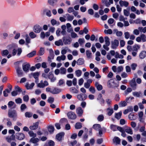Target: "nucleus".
Instances as JSON below:
<instances>
[{
    "mask_svg": "<svg viewBox=\"0 0 146 146\" xmlns=\"http://www.w3.org/2000/svg\"><path fill=\"white\" fill-rule=\"evenodd\" d=\"M122 115V112L120 111L119 112L115 113V117L117 119H119L120 118Z\"/></svg>",
    "mask_w": 146,
    "mask_h": 146,
    "instance_id": "nucleus-46",
    "label": "nucleus"
},
{
    "mask_svg": "<svg viewBox=\"0 0 146 146\" xmlns=\"http://www.w3.org/2000/svg\"><path fill=\"white\" fill-rule=\"evenodd\" d=\"M40 74L38 72H36L35 73H32L30 74V77L33 76L34 78L36 79L35 82L37 83L38 82V77Z\"/></svg>",
    "mask_w": 146,
    "mask_h": 146,
    "instance_id": "nucleus-6",
    "label": "nucleus"
},
{
    "mask_svg": "<svg viewBox=\"0 0 146 146\" xmlns=\"http://www.w3.org/2000/svg\"><path fill=\"white\" fill-rule=\"evenodd\" d=\"M75 127L76 129H80L82 127V124L80 122L77 123H76Z\"/></svg>",
    "mask_w": 146,
    "mask_h": 146,
    "instance_id": "nucleus-44",
    "label": "nucleus"
},
{
    "mask_svg": "<svg viewBox=\"0 0 146 146\" xmlns=\"http://www.w3.org/2000/svg\"><path fill=\"white\" fill-rule=\"evenodd\" d=\"M25 41L26 43H30L31 42V39L28 34H26L25 35Z\"/></svg>",
    "mask_w": 146,
    "mask_h": 146,
    "instance_id": "nucleus-48",
    "label": "nucleus"
},
{
    "mask_svg": "<svg viewBox=\"0 0 146 146\" xmlns=\"http://www.w3.org/2000/svg\"><path fill=\"white\" fill-rule=\"evenodd\" d=\"M139 58L141 59H143L146 57V51L143 50L139 53Z\"/></svg>",
    "mask_w": 146,
    "mask_h": 146,
    "instance_id": "nucleus-16",
    "label": "nucleus"
},
{
    "mask_svg": "<svg viewBox=\"0 0 146 146\" xmlns=\"http://www.w3.org/2000/svg\"><path fill=\"white\" fill-rule=\"evenodd\" d=\"M91 52L88 50L86 51V54L88 58H90L91 57Z\"/></svg>",
    "mask_w": 146,
    "mask_h": 146,
    "instance_id": "nucleus-61",
    "label": "nucleus"
},
{
    "mask_svg": "<svg viewBox=\"0 0 146 146\" xmlns=\"http://www.w3.org/2000/svg\"><path fill=\"white\" fill-rule=\"evenodd\" d=\"M141 46L139 44H135L132 46V51L137 52L140 49Z\"/></svg>",
    "mask_w": 146,
    "mask_h": 146,
    "instance_id": "nucleus-20",
    "label": "nucleus"
},
{
    "mask_svg": "<svg viewBox=\"0 0 146 146\" xmlns=\"http://www.w3.org/2000/svg\"><path fill=\"white\" fill-rule=\"evenodd\" d=\"M35 85V84L34 83H32L31 84L27 83L25 85V87L28 90L31 89H32Z\"/></svg>",
    "mask_w": 146,
    "mask_h": 146,
    "instance_id": "nucleus-23",
    "label": "nucleus"
},
{
    "mask_svg": "<svg viewBox=\"0 0 146 146\" xmlns=\"http://www.w3.org/2000/svg\"><path fill=\"white\" fill-rule=\"evenodd\" d=\"M57 1L56 0H48V3L51 5H54V4Z\"/></svg>",
    "mask_w": 146,
    "mask_h": 146,
    "instance_id": "nucleus-60",
    "label": "nucleus"
},
{
    "mask_svg": "<svg viewBox=\"0 0 146 146\" xmlns=\"http://www.w3.org/2000/svg\"><path fill=\"white\" fill-rule=\"evenodd\" d=\"M108 114L109 115H111L113 112V109L112 108H108L107 109Z\"/></svg>",
    "mask_w": 146,
    "mask_h": 146,
    "instance_id": "nucleus-40",
    "label": "nucleus"
},
{
    "mask_svg": "<svg viewBox=\"0 0 146 146\" xmlns=\"http://www.w3.org/2000/svg\"><path fill=\"white\" fill-rule=\"evenodd\" d=\"M138 29L141 32L145 33L146 32V27L144 28L142 27H140L138 28Z\"/></svg>",
    "mask_w": 146,
    "mask_h": 146,
    "instance_id": "nucleus-43",
    "label": "nucleus"
},
{
    "mask_svg": "<svg viewBox=\"0 0 146 146\" xmlns=\"http://www.w3.org/2000/svg\"><path fill=\"white\" fill-rule=\"evenodd\" d=\"M84 62V60L83 58H80L78 59L76 62V64L78 65H80L83 64Z\"/></svg>",
    "mask_w": 146,
    "mask_h": 146,
    "instance_id": "nucleus-25",
    "label": "nucleus"
},
{
    "mask_svg": "<svg viewBox=\"0 0 146 146\" xmlns=\"http://www.w3.org/2000/svg\"><path fill=\"white\" fill-rule=\"evenodd\" d=\"M137 66V64L136 63H132L131 65V66L132 70H135Z\"/></svg>",
    "mask_w": 146,
    "mask_h": 146,
    "instance_id": "nucleus-55",
    "label": "nucleus"
},
{
    "mask_svg": "<svg viewBox=\"0 0 146 146\" xmlns=\"http://www.w3.org/2000/svg\"><path fill=\"white\" fill-rule=\"evenodd\" d=\"M30 65L29 64H23L22 66L23 69L24 71L26 72H28Z\"/></svg>",
    "mask_w": 146,
    "mask_h": 146,
    "instance_id": "nucleus-11",
    "label": "nucleus"
},
{
    "mask_svg": "<svg viewBox=\"0 0 146 146\" xmlns=\"http://www.w3.org/2000/svg\"><path fill=\"white\" fill-rule=\"evenodd\" d=\"M36 51H33L27 54V56L29 58L31 57L34 56L36 54Z\"/></svg>",
    "mask_w": 146,
    "mask_h": 146,
    "instance_id": "nucleus-39",
    "label": "nucleus"
},
{
    "mask_svg": "<svg viewBox=\"0 0 146 146\" xmlns=\"http://www.w3.org/2000/svg\"><path fill=\"white\" fill-rule=\"evenodd\" d=\"M54 98L52 97H49L47 100L48 102L50 103H52L54 102Z\"/></svg>",
    "mask_w": 146,
    "mask_h": 146,
    "instance_id": "nucleus-62",
    "label": "nucleus"
},
{
    "mask_svg": "<svg viewBox=\"0 0 146 146\" xmlns=\"http://www.w3.org/2000/svg\"><path fill=\"white\" fill-rule=\"evenodd\" d=\"M55 44L57 46H62L63 44V43L62 40L60 39L56 41L55 42Z\"/></svg>",
    "mask_w": 146,
    "mask_h": 146,
    "instance_id": "nucleus-30",
    "label": "nucleus"
},
{
    "mask_svg": "<svg viewBox=\"0 0 146 146\" xmlns=\"http://www.w3.org/2000/svg\"><path fill=\"white\" fill-rule=\"evenodd\" d=\"M78 42L80 45L81 46L85 42L84 40V38H79L78 40Z\"/></svg>",
    "mask_w": 146,
    "mask_h": 146,
    "instance_id": "nucleus-57",
    "label": "nucleus"
},
{
    "mask_svg": "<svg viewBox=\"0 0 146 146\" xmlns=\"http://www.w3.org/2000/svg\"><path fill=\"white\" fill-rule=\"evenodd\" d=\"M127 102L125 101H121L119 103V105L120 107H124L127 106Z\"/></svg>",
    "mask_w": 146,
    "mask_h": 146,
    "instance_id": "nucleus-35",
    "label": "nucleus"
},
{
    "mask_svg": "<svg viewBox=\"0 0 146 146\" xmlns=\"http://www.w3.org/2000/svg\"><path fill=\"white\" fill-rule=\"evenodd\" d=\"M105 45L107 46H109L110 44L109 38L108 37H105Z\"/></svg>",
    "mask_w": 146,
    "mask_h": 146,
    "instance_id": "nucleus-42",
    "label": "nucleus"
},
{
    "mask_svg": "<svg viewBox=\"0 0 146 146\" xmlns=\"http://www.w3.org/2000/svg\"><path fill=\"white\" fill-rule=\"evenodd\" d=\"M44 53V48L41 47L39 50V54L40 55H43Z\"/></svg>",
    "mask_w": 146,
    "mask_h": 146,
    "instance_id": "nucleus-56",
    "label": "nucleus"
},
{
    "mask_svg": "<svg viewBox=\"0 0 146 146\" xmlns=\"http://www.w3.org/2000/svg\"><path fill=\"white\" fill-rule=\"evenodd\" d=\"M67 16V20L68 21H72L74 19V17L72 15H71L69 14L66 15Z\"/></svg>",
    "mask_w": 146,
    "mask_h": 146,
    "instance_id": "nucleus-34",
    "label": "nucleus"
},
{
    "mask_svg": "<svg viewBox=\"0 0 146 146\" xmlns=\"http://www.w3.org/2000/svg\"><path fill=\"white\" fill-rule=\"evenodd\" d=\"M17 139L19 140H22L25 138L24 134L22 133H18L17 135Z\"/></svg>",
    "mask_w": 146,
    "mask_h": 146,
    "instance_id": "nucleus-14",
    "label": "nucleus"
},
{
    "mask_svg": "<svg viewBox=\"0 0 146 146\" xmlns=\"http://www.w3.org/2000/svg\"><path fill=\"white\" fill-rule=\"evenodd\" d=\"M63 42L65 44H70L71 42V39L70 37H64L63 39Z\"/></svg>",
    "mask_w": 146,
    "mask_h": 146,
    "instance_id": "nucleus-9",
    "label": "nucleus"
},
{
    "mask_svg": "<svg viewBox=\"0 0 146 146\" xmlns=\"http://www.w3.org/2000/svg\"><path fill=\"white\" fill-rule=\"evenodd\" d=\"M108 22V24L110 25L111 27H113V25H111V24L114 23L113 25H114L115 22L114 20L112 18H110L109 19Z\"/></svg>",
    "mask_w": 146,
    "mask_h": 146,
    "instance_id": "nucleus-26",
    "label": "nucleus"
},
{
    "mask_svg": "<svg viewBox=\"0 0 146 146\" xmlns=\"http://www.w3.org/2000/svg\"><path fill=\"white\" fill-rule=\"evenodd\" d=\"M104 119V116L103 115H99L97 119L99 121H102Z\"/></svg>",
    "mask_w": 146,
    "mask_h": 146,
    "instance_id": "nucleus-58",
    "label": "nucleus"
},
{
    "mask_svg": "<svg viewBox=\"0 0 146 146\" xmlns=\"http://www.w3.org/2000/svg\"><path fill=\"white\" fill-rule=\"evenodd\" d=\"M17 73L19 77H21L23 76V73L21 68L17 67L16 68Z\"/></svg>",
    "mask_w": 146,
    "mask_h": 146,
    "instance_id": "nucleus-22",
    "label": "nucleus"
},
{
    "mask_svg": "<svg viewBox=\"0 0 146 146\" xmlns=\"http://www.w3.org/2000/svg\"><path fill=\"white\" fill-rule=\"evenodd\" d=\"M61 91V90L60 89L54 87L52 88L51 93L53 94H57L60 93Z\"/></svg>",
    "mask_w": 146,
    "mask_h": 146,
    "instance_id": "nucleus-10",
    "label": "nucleus"
},
{
    "mask_svg": "<svg viewBox=\"0 0 146 146\" xmlns=\"http://www.w3.org/2000/svg\"><path fill=\"white\" fill-rule=\"evenodd\" d=\"M93 128L95 130L98 131L101 129V127L100 125L99 124L94 125L93 127Z\"/></svg>",
    "mask_w": 146,
    "mask_h": 146,
    "instance_id": "nucleus-33",
    "label": "nucleus"
},
{
    "mask_svg": "<svg viewBox=\"0 0 146 146\" xmlns=\"http://www.w3.org/2000/svg\"><path fill=\"white\" fill-rule=\"evenodd\" d=\"M39 123L38 122H36L34 123L33 125L30 126L29 128L31 130H35L37 129L38 127Z\"/></svg>",
    "mask_w": 146,
    "mask_h": 146,
    "instance_id": "nucleus-15",
    "label": "nucleus"
},
{
    "mask_svg": "<svg viewBox=\"0 0 146 146\" xmlns=\"http://www.w3.org/2000/svg\"><path fill=\"white\" fill-rule=\"evenodd\" d=\"M15 101L16 103L17 104H21L22 103V100L20 98H18L15 100Z\"/></svg>",
    "mask_w": 146,
    "mask_h": 146,
    "instance_id": "nucleus-64",
    "label": "nucleus"
},
{
    "mask_svg": "<svg viewBox=\"0 0 146 146\" xmlns=\"http://www.w3.org/2000/svg\"><path fill=\"white\" fill-rule=\"evenodd\" d=\"M119 41L117 40H115L111 42V47L113 49L115 48L118 45Z\"/></svg>",
    "mask_w": 146,
    "mask_h": 146,
    "instance_id": "nucleus-13",
    "label": "nucleus"
},
{
    "mask_svg": "<svg viewBox=\"0 0 146 146\" xmlns=\"http://www.w3.org/2000/svg\"><path fill=\"white\" fill-rule=\"evenodd\" d=\"M119 4L121 7L125 6L127 7L129 5V3L126 1H123L121 0L119 1Z\"/></svg>",
    "mask_w": 146,
    "mask_h": 146,
    "instance_id": "nucleus-24",
    "label": "nucleus"
},
{
    "mask_svg": "<svg viewBox=\"0 0 146 146\" xmlns=\"http://www.w3.org/2000/svg\"><path fill=\"white\" fill-rule=\"evenodd\" d=\"M141 94V92L140 91L139 92H134L132 93V94L133 96L137 97H139Z\"/></svg>",
    "mask_w": 146,
    "mask_h": 146,
    "instance_id": "nucleus-36",
    "label": "nucleus"
},
{
    "mask_svg": "<svg viewBox=\"0 0 146 146\" xmlns=\"http://www.w3.org/2000/svg\"><path fill=\"white\" fill-rule=\"evenodd\" d=\"M134 138H136L138 141H139L141 138V135L139 134L135 135L133 136Z\"/></svg>",
    "mask_w": 146,
    "mask_h": 146,
    "instance_id": "nucleus-59",
    "label": "nucleus"
},
{
    "mask_svg": "<svg viewBox=\"0 0 146 146\" xmlns=\"http://www.w3.org/2000/svg\"><path fill=\"white\" fill-rule=\"evenodd\" d=\"M44 12L46 13V15L50 17L51 16V11L50 10L45 9L44 10Z\"/></svg>",
    "mask_w": 146,
    "mask_h": 146,
    "instance_id": "nucleus-38",
    "label": "nucleus"
},
{
    "mask_svg": "<svg viewBox=\"0 0 146 146\" xmlns=\"http://www.w3.org/2000/svg\"><path fill=\"white\" fill-rule=\"evenodd\" d=\"M54 142L51 140L48 141V143H46L44 144V146H54Z\"/></svg>",
    "mask_w": 146,
    "mask_h": 146,
    "instance_id": "nucleus-27",
    "label": "nucleus"
},
{
    "mask_svg": "<svg viewBox=\"0 0 146 146\" xmlns=\"http://www.w3.org/2000/svg\"><path fill=\"white\" fill-rule=\"evenodd\" d=\"M76 112L78 116H81L83 114V111L81 107H79L76 108Z\"/></svg>",
    "mask_w": 146,
    "mask_h": 146,
    "instance_id": "nucleus-12",
    "label": "nucleus"
},
{
    "mask_svg": "<svg viewBox=\"0 0 146 146\" xmlns=\"http://www.w3.org/2000/svg\"><path fill=\"white\" fill-rule=\"evenodd\" d=\"M95 85L97 90L99 91L101 90L103 88V87L102 85L99 84L98 82H96L95 83Z\"/></svg>",
    "mask_w": 146,
    "mask_h": 146,
    "instance_id": "nucleus-29",
    "label": "nucleus"
},
{
    "mask_svg": "<svg viewBox=\"0 0 146 146\" xmlns=\"http://www.w3.org/2000/svg\"><path fill=\"white\" fill-rule=\"evenodd\" d=\"M77 98L80 101H84L87 98V96L85 94L80 93L77 95Z\"/></svg>",
    "mask_w": 146,
    "mask_h": 146,
    "instance_id": "nucleus-5",
    "label": "nucleus"
},
{
    "mask_svg": "<svg viewBox=\"0 0 146 146\" xmlns=\"http://www.w3.org/2000/svg\"><path fill=\"white\" fill-rule=\"evenodd\" d=\"M130 84L133 90H135L136 89V84L135 81V78H133L130 82Z\"/></svg>",
    "mask_w": 146,
    "mask_h": 146,
    "instance_id": "nucleus-8",
    "label": "nucleus"
},
{
    "mask_svg": "<svg viewBox=\"0 0 146 146\" xmlns=\"http://www.w3.org/2000/svg\"><path fill=\"white\" fill-rule=\"evenodd\" d=\"M70 91L72 93L77 94L78 92V91L74 87H71L70 88Z\"/></svg>",
    "mask_w": 146,
    "mask_h": 146,
    "instance_id": "nucleus-32",
    "label": "nucleus"
},
{
    "mask_svg": "<svg viewBox=\"0 0 146 146\" xmlns=\"http://www.w3.org/2000/svg\"><path fill=\"white\" fill-rule=\"evenodd\" d=\"M113 141L114 142H115L117 144H119L121 140L118 137H115L113 139Z\"/></svg>",
    "mask_w": 146,
    "mask_h": 146,
    "instance_id": "nucleus-31",
    "label": "nucleus"
},
{
    "mask_svg": "<svg viewBox=\"0 0 146 146\" xmlns=\"http://www.w3.org/2000/svg\"><path fill=\"white\" fill-rule=\"evenodd\" d=\"M66 69L64 68H61L60 69V73L61 74H63L66 73Z\"/></svg>",
    "mask_w": 146,
    "mask_h": 146,
    "instance_id": "nucleus-53",
    "label": "nucleus"
},
{
    "mask_svg": "<svg viewBox=\"0 0 146 146\" xmlns=\"http://www.w3.org/2000/svg\"><path fill=\"white\" fill-rule=\"evenodd\" d=\"M42 29L38 25H35L33 27V31L36 33H39L41 31Z\"/></svg>",
    "mask_w": 146,
    "mask_h": 146,
    "instance_id": "nucleus-7",
    "label": "nucleus"
},
{
    "mask_svg": "<svg viewBox=\"0 0 146 146\" xmlns=\"http://www.w3.org/2000/svg\"><path fill=\"white\" fill-rule=\"evenodd\" d=\"M75 73L76 76L78 77L80 76L82 73V71L79 70H76L75 71Z\"/></svg>",
    "mask_w": 146,
    "mask_h": 146,
    "instance_id": "nucleus-49",
    "label": "nucleus"
},
{
    "mask_svg": "<svg viewBox=\"0 0 146 146\" xmlns=\"http://www.w3.org/2000/svg\"><path fill=\"white\" fill-rule=\"evenodd\" d=\"M104 32L105 33L108 34H111L112 33V31L111 29H109L107 30H105Z\"/></svg>",
    "mask_w": 146,
    "mask_h": 146,
    "instance_id": "nucleus-54",
    "label": "nucleus"
},
{
    "mask_svg": "<svg viewBox=\"0 0 146 146\" xmlns=\"http://www.w3.org/2000/svg\"><path fill=\"white\" fill-rule=\"evenodd\" d=\"M39 139L37 138H32L30 140V141L33 143H36L35 146H37L38 144L36 143L39 141Z\"/></svg>",
    "mask_w": 146,
    "mask_h": 146,
    "instance_id": "nucleus-21",
    "label": "nucleus"
},
{
    "mask_svg": "<svg viewBox=\"0 0 146 146\" xmlns=\"http://www.w3.org/2000/svg\"><path fill=\"white\" fill-rule=\"evenodd\" d=\"M48 83L47 81H45L43 82L42 80H41L40 83L37 84V86L40 88H44L45 86H48Z\"/></svg>",
    "mask_w": 146,
    "mask_h": 146,
    "instance_id": "nucleus-4",
    "label": "nucleus"
},
{
    "mask_svg": "<svg viewBox=\"0 0 146 146\" xmlns=\"http://www.w3.org/2000/svg\"><path fill=\"white\" fill-rule=\"evenodd\" d=\"M117 126L113 125H111V129L113 131H116L117 130Z\"/></svg>",
    "mask_w": 146,
    "mask_h": 146,
    "instance_id": "nucleus-47",
    "label": "nucleus"
},
{
    "mask_svg": "<svg viewBox=\"0 0 146 146\" xmlns=\"http://www.w3.org/2000/svg\"><path fill=\"white\" fill-rule=\"evenodd\" d=\"M66 58V56L65 55H62L61 56H58L56 58V60L59 62H60L61 60H64Z\"/></svg>",
    "mask_w": 146,
    "mask_h": 146,
    "instance_id": "nucleus-28",
    "label": "nucleus"
},
{
    "mask_svg": "<svg viewBox=\"0 0 146 146\" xmlns=\"http://www.w3.org/2000/svg\"><path fill=\"white\" fill-rule=\"evenodd\" d=\"M125 131L127 133L130 134H132L133 133V131L131 129L130 127H127V128L125 129Z\"/></svg>",
    "mask_w": 146,
    "mask_h": 146,
    "instance_id": "nucleus-41",
    "label": "nucleus"
},
{
    "mask_svg": "<svg viewBox=\"0 0 146 146\" xmlns=\"http://www.w3.org/2000/svg\"><path fill=\"white\" fill-rule=\"evenodd\" d=\"M29 35L32 38H34L36 37V35L33 32H31L29 34Z\"/></svg>",
    "mask_w": 146,
    "mask_h": 146,
    "instance_id": "nucleus-51",
    "label": "nucleus"
},
{
    "mask_svg": "<svg viewBox=\"0 0 146 146\" xmlns=\"http://www.w3.org/2000/svg\"><path fill=\"white\" fill-rule=\"evenodd\" d=\"M29 134L30 136L35 138L36 137V134L35 133H34L33 131H30L29 132Z\"/></svg>",
    "mask_w": 146,
    "mask_h": 146,
    "instance_id": "nucleus-45",
    "label": "nucleus"
},
{
    "mask_svg": "<svg viewBox=\"0 0 146 146\" xmlns=\"http://www.w3.org/2000/svg\"><path fill=\"white\" fill-rule=\"evenodd\" d=\"M64 135V133L63 132H61L58 134L56 136V139L59 141H60L62 140V138Z\"/></svg>",
    "mask_w": 146,
    "mask_h": 146,
    "instance_id": "nucleus-18",
    "label": "nucleus"
},
{
    "mask_svg": "<svg viewBox=\"0 0 146 146\" xmlns=\"http://www.w3.org/2000/svg\"><path fill=\"white\" fill-rule=\"evenodd\" d=\"M107 86L110 88H118L119 86V84L115 82L112 79H111L107 82Z\"/></svg>",
    "mask_w": 146,
    "mask_h": 146,
    "instance_id": "nucleus-1",
    "label": "nucleus"
},
{
    "mask_svg": "<svg viewBox=\"0 0 146 146\" xmlns=\"http://www.w3.org/2000/svg\"><path fill=\"white\" fill-rule=\"evenodd\" d=\"M6 139L8 142L11 143L12 141L15 139V136L14 135H12L10 136L6 137Z\"/></svg>",
    "mask_w": 146,
    "mask_h": 146,
    "instance_id": "nucleus-19",
    "label": "nucleus"
},
{
    "mask_svg": "<svg viewBox=\"0 0 146 146\" xmlns=\"http://www.w3.org/2000/svg\"><path fill=\"white\" fill-rule=\"evenodd\" d=\"M8 53V51L7 50H3L2 52V55L3 56H7Z\"/></svg>",
    "mask_w": 146,
    "mask_h": 146,
    "instance_id": "nucleus-63",
    "label": "nucleus"
},
{
    "mask_svg": "<svg viewBox=\"0 0 146 146\" xmlns=\"http://www.w3.org/2000/svg\"><path fill=\"white\" fill-rule=\"evenodd\" d=\"M8 115L10 117L13 118L14 120H16L17 118V113L16 111L15 110L9 111Z\"/></svg>",
    "mask_w": 146,
    "mask_h": 146,
    "instance_id": "nucleus-2",
    "label": "nucleus"
},
{
    "mask_svg": "<svg viewBox=\"0 0 146 146\" xmlns=\"http://www.w3.org/2000/svg\"><path fill=\"white\" fill-rule=\"evenodd\" d=\"M10 90L8 89H6L3 91V96L4 97H7L8 95V94L10 92Z\"/></svg>",
    "mask_w": 146,
    "mask_h": 146,
    "instance_id": "nucleus-37",
    "label": "nucleus"
},
{
    "mask_svg": "<svg viewBox=\"0 0 146 146\" xmlns=\"http://www.w3.org/2000/svg\"><path fill=\"white\" fill-rule=\"evenodd\" d=\"M48 78L49 79L51 82H54L56 80V78L54 77L53 74L50 72L49 73Z\"/></svg>",
    "mask_w": 146,
    "mask_h": 146,
    "instance_id": "nucleus-17",
    "label": "nucleus"
},
{
    "mask_svg": "<svg viewBox=\"0 0 146 146\" xmlns=\"http://www.w3.org/2000/svg\"><path fill=\"white\" fill-rule=\"evenodd\" d=\"M48 131L50 133H52L54 131V128L52 126H49L48 127Z\"/></svg>",
    "mask_w": 146,
    "mask_h": 146,
    "instance_id": "nucleus-50",
    "label": "nucleus"
},
{
    "mask_svg": "<svg viewBox=\"0 0 146 146\" xmlns=\"http://www.w3.org/2000/svg\"><path fill=\"white\" fill-rule=\"evenodd\" d=\"M21 111H23L27 108V106L25 104H22L21 105Z\"/></svg>",
    "mask_w": 146,
    "mask_h": 146,
    "instance_id": "nucleus-52",
    "label": "nucleus"
},
{
    "mask_svg": "<svg viewBox=\"0 0 146 146\" xmlns=\"http://www.w3.org/2000/svg\"><path fill=\"white\" fill-rule=\"evenodd\" d=\"M67 115L68 118L71 119H75L77 117L76 115L74 112L71 111L68 112Z\"/></svg>",
    "mask_w": 146,
    "mask_h": 146,
    "instance_id": "nucleus-3",
    "label": "nucleus"
}]
</instances>
